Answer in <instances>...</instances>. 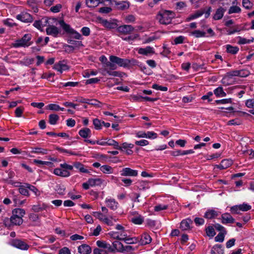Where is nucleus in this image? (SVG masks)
Returning a JSON list of instances; mask_svg holds the SVG:
<instances>
[{
  "label": "nucleus",
  "mask_w": 254,
  "mask_h": 254,
  "mask_svg": "<svg viewBox=\"0 0 254 254\" xmlns=\"http://www.w3.org/2000/svg\"><path fill=\"white\" fill-rule=\"evenodd\" d=\"M175 16V14L172 11L162 10L158 13L157 18L161 24L168 25L171 23Z\"/></svg>",
  "instance_id": "nucleus-1"
},
{
  "label": "nucleus",
  "mask_w": 254,
  "mask_h": 254,
  "mask_svg": "<svg viewBox=\"0 0 254 254\" xmlns=\"http://www.w3.org/2000/svg\"><path fill=\"white\" fill-rule=\"evenodd\" d=\"M31 39V34H25L21 39L16 40L14 43H12V46L15 48L28 47L33 44Z\"/></svg>",
  "instance_id": "nucleus-2"
},
{
  "label": "nucleus",
  "mask_w": 254,
  "mask_h": 254,
  "mask_svg": "<svg viewBox=\"0 0 254 254\" xmlns=\"http://www.w3.org/2000/svg\"><path fill=\"white\" fill-rule=\"evenodd\" d=\"M110 61L112 63H115L120 66L127 67L130 64H135L137 61L135 60H128L127 59H122L115 56H111L109 57Z\"/></svg>",
  "instance_id": "nucleus-3"
},
{
  "label": "nucleus",
  "mask_w": 254,
  "mask_h": 254,
  "mask_svg": "<svg viewBox=\"0 0 254 254\" xmlns=\"http://www.w3.org/2000/svg\"><path fill=\"white\" fill-rule=\"evenodd\" d=\"M96 245L98 248L93 250V254H109L110 253V250L105 246L108 245L106 241L98 240L96 242Z\"/></svg>",
  "instance_id": "nucleus-4"
},
{
  "label": "nucleus",
  "mask_w": 254,
  "mask_h": 254,
  "mask_svg": "<svg viewBox=\"0 0 254 254\" xmlns=\"http://www.w3.org/2000/svg\"><path fill=\"white\" fill-rule=\"evenodd\" d=\"M23 219L21 217H16L12 215L10 218H5L3 223L6 227H10L13 225L19 226L23 223Z\"/></svg>",
  "instance_id": "nucleus-5"
},
{
  "label": "nucleus",
  "mask_w": 254,
  "mask_h": 254,
  "mask_svg": "<svg viewBox=\"0 0 254 254\" xmlns=\"http://www.w3.org/2000/svg\"><path fill=\"white\" fill-rule=\"evenodd\" d=\"M106 248H108L111 253H114L116 251L120 253H123L124 245L119 241H114L112 243V245L108 243V245L105 246Z\"/></svg>",
  "instance_id": "nucleus-6"
},
{
  "label": "nucleus",
  "mask_w": 254,
  "mask_h": 254,
  "mask_svg": "<svg viewBox=\"0 0 254 254\" xmlns=\"http://www.w3.org/2000/svg\"><path fill=\"white\" fill-rule=\"evenodd\" d=\"M134 29V28L131 25H123L117 28V31L119 33V35L122 36L130 34Z\"/></svg>",
  "instance_id": "nucleus-7"
},
{
  "label": "nucleus",
  "mask_w": 254,
  "mask_h": 254,
  "mask_svg": "<svg viewBox=\"0 0 254 254\" xmlns=\"http://www.w3.org/2000/svg\"><path fill=\"white\" fill-rule=\"evenodd\" d=\"M10 245L21 250H27L29 248V246L28 244L19 239L12 240Z\"/></svg>",
  "instance_id": "nucleus-8"
},
{
  "label": "nucleus",
  "mask_w": 254,
  "mask_h": 254,
  "mask_svg": "<svg viewBox=\"0 0 254 254\" xmlns=\"http://www.w3.org/2000/svg\"><path fill=\"white\" fill-rule=\"evenodd\" d=\"M16 18L23 22L30 23L33 21V17L29 13L22 12L16 16Z\"/></svg>",
  "instance_id": "nucleus-9"
},
{
  "label": "nucleus",
  "mask_w": 254,
  "mask_h": 254,
  "mask_svg": "<svg viewBox=\"0 0 254 254\" xmlns=\"http://www.w3.org/2000/svg\"><path fill=\"white\" fill-rule=\"evenodd\" d=\"M138 242L141 246L146 245L151 242L152 238L147 233H143L140 237H138Z\"/></svg>",
  "instance_id": "nucleus-10"
},
{
  "label": "nucleus",
  "mask_w": 254,
  "mask_h": 254,
  "mask_svg": "<svg viewBox=\"0 0 254 254\" xmlns=\"http://www.w3.org/2000/svg\"><path fill=\"white\" fill-rule=\"evenodd\" d=\"M138 175V171L131 169L130 168H124L121 171V175L122 176L136 177Z\"/></svg>",
  "instance_id": "nucleus-11"
},
{
  "label": "nucleus",
  "mask_w": 254,
  "mask_h": 254,
  "mask_svg": "<svg viewBox=\"0 0 254 254\" xmlns=\"http://www.w3.org/2000/svg\"><path fill=\"white\" fill-rule=\"evenodd\" d=\"M54 69L62 73L63 71L67 70L69 69L68 66L66 64L64 61H60L54 65Z\"/></svg>",
  "instance_id": "nucleus-12"
},
{
  "label": "nucleus",
  "mask_w": 254,
  "mask_h": 254,
  "mask_svg": "<svg viewBox=\"0 0 254 254\" xmlns=\"http://www.w3.org/2000/svg\"><path fill=\"white\" fill-rule=\"evenodd\" d=\"M46 31L47 35H52L54 37H57L60 32V29L54 25H49Z\"/></svg>",
  "instance_id": "nucleus-13"
},
{
  "label": "nucleus",
  "mask_w": 254,
  "mask_h": 254,
  "mask_svg": "<svg viewBox=\"0 0 254 254\" xmlns=\"http://www.w3.org/2000/svg\"><path fill=\"white\" fill-rule=\"evenodd\" d=\"M192 221L190 218L183 220L180 224V228L183 231L189 230L191 229L190 225L192 224Z\"/></svg>",
  "instance_id": "nucleus-14"
},
{
  "label": "nucleus",
  "mask_w": 254,
  "mask_h": 254,
  "mask_svg": "<svg viewBox=\"0 0 254 254\" xmlns=\"http://www.w3.org/2000/svg\"><path fill=\"white\" fill-rule=\"evenodd\" d=\"M233 161L231 159H225L222 160L220 164L216 165V167L220 170H224L228 168L232 165Z\"/></svg>",
  "instance_id": "nucleus-15"
},
{
  "label": "nucleus",
  "mask_w": 254,
  "mask_h": 254,
  "mask_svg": "<svg viewBox=\"0 0 254 254\" xmlns=\"http://www.w3.org/2000/svg\"><path fill=\"white\" fill-rule=\"evenodd\" d=\"M101 73L103 75H109L114 76V77H122V73L119 71H114V70H110L109 68H102Z\"/></svg>",
  "instance_id": "nucleus-16"
},
{
  "label": "nucleus",
  "mask_w": 254,
  "mask_h": 254,
  "mask_svg": "<svg viewBox=\"0 0 254 254\" xmlns=\"http://www.w3.org/2000/svg\"><path fill=\"white\" fill-rule=\"evenodd\" d=\"M53 173L55 175L64 178L68 177L70 176V172L66 170H63L62 168H57L54 170Z\"/></svg>",
  "instance_id": "nucleus-17"
},
{
  "label": "nucleus",
  "mask_w": 254,
  "mask_h": 254,
  "mask_svg": "<svg viewBox=\"0 0 254 254\" xmlns=\"http://www.w3.org/2000/svg\"><path fill=\"white\" fill-rule=\"evenodd\" d=\"M138 53L145 56L152 55L155 53L154 49L153 47L147 46L145 48H140L138 50Z\"/></svg>",
  "instance_id": "nucleus-18"
},
{
  "label": "nucleus",
  "mask_w": 254,
  "mask_h": 254,
  "mask_svg": "<svg viewBox=\"0 0 254 254\" xmlns=\"http://www.w3.org/2000/svg\"><path fill=\"white\" fill-rule=\"evenodd\" d=\"M235 222V219L228 213H225L221 215V222L224 224H232Z\"/></svg>",
  "instance_id": "nucleus-19"
},
{
  "label": "nucleus",
  "mask_w": 254,
  "mask_h": 254,
  "mask_svg": "<svg viewBox=\"0 0 254 254\" xmlns=\"http://www.w3.org/2000/svg\"><path fill=\"white\" fill-rule=\"evenodd\" d=\"M91 248L87 244H82L78 247V252L80 254H90Z\"/></svg>",
  "instance_id": "nucleus-20"
},
{
  "label": "nucleus",
  "mask_w": 254,
  "mask_h": 254,
  "mask_svg": "<svg viewBox=\"0 0 254 254\" xmlns=\"http://www.w3.org/2000/svg\"><path fill=\"white\" fill-rule=\"evenodd\" d=\"M109 0H86V5L90 8H95L100 3L109 1Z\"/></svg>",
  "instance_id": "nucleus-21"
},
{
  "label": "nucleus",
  "mask_w": 254,
  "mask_h": 254,
  "mask_svg": "<svg viewBox=\"0 0 254 254\" xmlns=\"http://www.w3.org/2000/svg\"><path fill=\"white\" fill-rule=\"evenodd\" d=\"M218 1L219 3L221 4L224 7L223 8H227V7L230 5L231 3L235 4L236 3V0H211V3L213 4Z\"/></svg>",
  "instance_id": "nucleus-22"
},
{
  "label": "nucleus",
  "mask_w": 254,
  "mask_h": 254,
  "mask_svg": "<svg viewBox=\"0 0 254 254\" xmlns=\"http://www.w3.org/2000/svg\"><path fill=\"white\" fill-rule=\"evenodd\" d=\"M218 215V211L213 209H208L205 213L204 215V217L208 219H211L215 218Z\"/></svg>",
  "instance_id": "nucleus-23"
},
{
  "label": "nucleus",
  "mask_w": 254,
  "mask_h": 254,
  "mask_svg": "<svg viewBox=\"0 0 254 254\" xmlns=\"http://www.w3.org/2000/svg\"><path fill=\"white\" fill-rule=\"evenodd\" d=\"M101 23L103 25V26L109 29H115L118 27V25L116 22L108 21L106 19L102 20Z\"/></svg>",
  "instance_id": "nucleus-24"
},
{
  "label": "nucleus",
  "mask_w": 254,
  "mask_h": 254,
  "mask_svg": "<svg viewBox=\"0 0 254 254\" xmlns=\"http://www.w3.org/2000/svg\"><path fill=\"white\" fill-rule=\"evenodd\" d=\"M211 254H223L224 249L221 245L216 244L213 246L210 251Z\"/></svg>",
  "instance_id": "nucleus-25"
},
{
  "label": "nucleus",
  "mask_w": 254,
  "mask_h": 254,
  "mask_svg": "<svg viewBox=\"0 0 254 254\" xmlns=\"http://www.w3.org/2000/svg\"><path fill=\"white\" fill-rule=\"evenodd\" d=\"M118 36L120 37L123 40L128 42L129 44H132V42L134 41L137 38L139 37V35L138 34H134L133 35H130L128 36L125 37L124 36H122L121 35H118Z\"/></svg>",
  "instance_id": "nucleus-26"
},
{
  "label": "nucleus",
  "mask_w": 254,
  "mask_h": 254,
  "mask_svg": "<svg viewBox=\"0 0 254 254\" xmlns=\"http://www.w3.org/2000/svg\"><path fill=\"white\" fill-rule=\"evenodd\" d=\"M78 134L79 135L84 138H87L88 137H90L91 135V130L87 127L83 128L81 129L79 132Z\"/></svg>",
  "instance_id": "nucleus-27"
},
{
  "label": "nucleus",
  "mask_w": 254,
  "mask_h": 254,
  "mask_svg": "<svg viewBox=\"0 0 254 254\" xmlns=\"http://www.w3.org/2000/svg\"><path fill=\"white\" fill-rule=\"evenodd\" d=\"M226 10V8H223L222 7H220L219 8H218L216 10V12L213 16V19L214 20L221 19L223 17L224 13Z\"/></svg>",
  "instance_id": "nucleus-28"
},
{
  "label": "nucleus",
  "mask_w": 254,
  "mask_h": 254,
  "mask_svg": "<svg viewBox=\"0 0 254 254\" xmlns=\"http://www.w3.org/2000/svg\"><path fill=\"white\" fill-rule=\"evenodd\" d=\"M27 3L29 7L32 9L33 12L35 13L38 12V2L37 0H27Z\"/></svg>",
  "instance_id": "nucleus-29"
},
{
  "label": "nucleus",
  "mask_w": 254,
  "mask_h": 254,
  "mask_svg": "<svg viewBox=\"0 0 254 254\" xmlns=\"http://www.w3.org/2000/svg\"><path fill=\"white\" fill-rule=\"evenodd\" d=\"M107 206L111 209L115 210L118 207V203L114 199H106Z\"/></svg>",
  "instance_id": "nucleus-30"
},
{
  "label": "nucleus",
  "mask_w": 254,
  "mask_h": 254,
  "mask_svg": "<svg viewBox=\"0 0 254 254\" xmlns=\"http://www.w3.org/2000/svg\"><path fill=\"white\" fill-rule=\"evenodd\" d=\"M47 207L48 206L45 203H42V204H38L33 205L32 207V209L35 212H39L44 210H46Z\"/></svg>",
  "instance_id": "nucleus-31"
},
{
  "label": "nucleus",
  "mask_w": 254,
  "mask_h": 254,
  "mask_svg": "<svg viewBox=\"0 0 254 254\" xmlns=\"http://www.w3.org/2000/svg\"><path fill=\"white\" fill-rule=\"evenodd\" d=\"M214 94L217 97H223L226 96V93L224 91L222 86H219L214 90Z\"/></svg>",
  "instance_id": "nucleus-32"
},
{
  "label": "nucleus",
  "mask_w": 254,
  "mask_h": 254,
  "mask_svg": "<svg viewBox=\"0 0 254 254\" xmlns=\"http://www.w3.org/2000/svg\"><path fill=\"white\" fill-rule=\"evenodd\" d=\"M12 215L16 217H21V218L25 214V211L22 208H15L12 210Z\"/></svg>",
  "instance_id": "nucleus-33"
},
{
  "label": "nucleus",
  "mask_w": 254,
  "mask_h": 254,
  "mask_svg": "<svg viewBox=\"0 0 254 254\" xmlns=\"http://www.w3.org/2000/svg\"><path fill=\"white\" fill-rule=\"evenodd\" d=\"M239 70H234L232 71H230L226 73V76L222 79L223 83H224V80L227 79V78H232L233 76H239Z\"/></svg>",
  "instance_id": "nucleus-34"
},
{
  "label": "nucleus",
  "mask_w": 254,
  "mask_h": 254,
  "mask_svg": "<svg viewBox=\"0 0 254 254\" xmlns=\"http://www.w3.org/2000/svg\"><path fill=\"white\" fill-rule=\"evenodd\" d=\"M59 23L63 29L67 33L70 34L73 28L70 25L65 23L63 20H60Z\"/></svg>",
  "instance_id": "nucleus-35"
},
{
  "label": "nucleus",
  "mask_w": 254,
  "mask_h": 254,
  "mask_svg": "<svg viewBox=\"0 0 254 254\" xmlns=\"http://www.w3.org/2000/svg\"><path fill=\"white\" fill-rule=\"evenodd\" d=\"M89 184L90 185V187H94L96 186H100L102 183L103 181L99 178L96 179H89Z\"/></svg>",
  "instance_id": "nucleus-36"
},
{
  "label": "nucleus",
  "mask_w": 254,
  "mask_h": 254,
  "mask_svg": "<svg viewBox=\"0 0 254 254\" xmlns=\"http://www.w3.org/2000/svg\"><path fill=\"white\" fill-rule=\"evenodd\" d=\"M239 50L237 46H232L230 45H226V52L233 55L236 54Z\"/></svg>",
  "instance_id": "nucleus-37"
},
{
  "label": "nucleus",
  "mask_w": 254,
  "mask_h": 254,
  "mask_svg": "<svg viewBox=\"0 0 254 254\" xmlns=\"http://www.w3.org/2000/svg\"><path fill=\"white\" fill-rule=\"evenodd\" d=\"M60 118L59 116L55 114H50L49 116V123L52 125H56L59 120Z\"/></svg>",
  "instance_id": "nucleus-38"
},
{
  "label": "nucleus",
  "mask_w": 254,
  "mask_h": 254,
  "mask_svg": "<svg viewBox=\"0 0 254 254\" xmlns=\"http://www.w3.org/2000/svg\"><path fill=\"white\" fill-rule=\"evenodd\" d=\"M129 6L128 2L127 1H120L116 3V7L118 9L125 10Z\"/></svg>",
  "instance_id": "nucleus-39"
},
{
  "label": "nucleus",
  "mask_w": 254,
  "mask_h": 254,
  "mask_svg": "<svg viewBox=\"0 0 254 254\" xmlns=\"http://www.w3.org/2000/svg\"><path fill=\"white\" fill-rule=\"evenodd\" d=\"M107 138L102 139L101 140L94 141L89 139H85V141L91 144H97L101 145H106V141Z\"/></svg>",
  "instance_id": "nucleus-40"
},
{
  "label": "nucleus",
  "mask_w": 254,
  "mask_h": 254,
  "mask_svg": "<svg viewBox=\"0 0 254 254\" xmlns=\"http://www.w3.org/2000/svg\"><path fill=\"white\" fill-rule=\"evenodd\" d=\"M67 42L68 44H70V45H72L73 47H74V49L75 48L83 46L82 42L80 41H76L73 39H68L67 40Z\"/></svg>",
  "instance_id": "nucleus-41"
},
{
  "label": "nucleus",
  "mask_w": 254,
  "mask_h": 254,
  "mask_svg": "<svg viewBox=\"0 0 254 254\" xmlns=\"http://www.w3.org/2000/svg\"><path fill=\"white\" fill-rule=\"evenodd\" d=\"M106 145L109 146H113L115 149H121L120 146H119V143L114 139L107 138L106 141Z\"/></svg>",
  "instance_id": "nucleus-42"
},
{
  "label": "nucleus",
  "mask_w": 254,
  "mask_h": 254,
  "mask_svg": "<svg viewBox=\"0 0 254 254\" xmlns=\"http://www.w3.org/2000/svg\"><path fill=\"white\" fill-rule=\"evenodd\" d=\"M131 221L134 224L140 225L143 222L144 218L142 216L139 215L137 216L132 217Z\"/></svg>",
  "instance_id": "nucleus-43"
},
{
  "label": "nucleus",
  "mask_w": 254,
  "mask_h": 254,
  "mask_svg": "<svg viewBox=\"0 0 254 254\" xmlns=\"http://www.w3.org/2000/svg\"><path fill=\"white\" fill-rule=\"evenodd\" d=\"M75 168L78 169L81 173H89L88 170L86 169L84 167V165L80 162H76L73 164V166Z\"/></svg>",
  "instance_id": "nucleus-44"
},
{
  "label": "nucleus",
  "mask_w": 254,
  "mask_h": 254,
  "mask_svg": "<svg viewBox=\"0 0 254 254\" xmlns=\"http://www.w3.org/2000/svg\"><path fill=\"white\" fill-rule=\"evenodd\" d=\"M31 152L37 154H41L43 155L47 154L48 153V150L46 149L39 148V147H34L32 148Z\"/></svg>",
  "instance_id": "nucleus-45"
},
{
  "label": "nucleus",
  "mask_w": 254,
  "mask_h": 254,
  "mask_svg": "<svg viewBox=\"0 0 254 254\" xmlns=\"http://www.w3.org/2000/svg\"><path fill=\"white\" fill-rule=\"evenodd\" d=\"M100 170L104 174H112L113 169L111 166L105 165L100 167Z\"/></svg>",
  "instance_id": "nucleus-46"
},
{
  "label": "nucleus",
  "mask_w": 254,
  "mask_h": 254,
  "mask_svg": "<svg viewBox=\"0 0 254 254\" xmlns=\"http://www.w3.org/2000/svg\"><path fill=\"white\" fill-rule=\"evenodd\" d=\"M206 33L204 31H201L200 30H194L191 32V35L193 36L195 38H200L203 37H208L205 35Z\"/></svg>",
  "instance_id": "nucleus-47"
},
{
  "label": "nucleus",
  "mask_w": 254,
  "mask_h": 254,
  "mask_svg": "<svg viewBox=\"0 0 254 254\" xmlns=\"http://www.w3.org/2000/svg\"><path fill=\"white\" fill-rule=\"evenodd\" d=\"M205 231L207 236L210 238L213 237L216 235L214 229L212 226H209L207 227L205 229Z\"/></svg>",
  "instance_id": "nucleus-48"
},
{
  "label": "nucleus",
  "mask_w": 254,
  "mask_h": 254,
  "mask_svg": "<svg viewBox=\"0 0 254 254\" xmlns=\"http://www.w3.org/2000/svg\"><path fill=\"white\" fill-rule=\"evenodd\" d=\"M115 63H112L110 61L107 63L106 65H103L102 68H107L110 70H115L117 68V66Z\"/></svg>",
  "instance_id": "nucleus-49"
},
{
  "label": "nucleus",
  "mask_w": 254,
  "mask_h": 254,
  "mask_svg": "<svg viewBox=\"0 0 254 254\" xmlns=\"http://www.w3.org/2000/svg\"><path fill=\"white\" fill-rule=\"evenodd\" d=\"M138 241V237H129L128 236L127 238L125 239V242L127 244H133L139 243Z\"/></svg>",
  "instance_id": "nucleus-50"
},
{
  "label": "nucleus",
  "mask_w": 254,
  "mask_h": 254,
  "mask_svg": "<svg viewBox=\"0 0 254 254\" xmlns=\"http://www.w3.org/2000/svg\"><path fill=\"white\" fill-rule=\"evenodd\" d=\"M241 11V9L240 7L236 5H233L232 6H231L229 9L228 13L229 14L232 13H240Z\"/></svg>",
  "instance_id": "nucleus-51"
},
{
  "label": "nucleus",
  "mask_w": 254,
  "mask_h": 254,
  "mask_svg": "<svg viewBox=\"0 0 254 254\" xmlns=\"http://www.w3.org/2000/svg\"><path fill=\"white\" fill-rule=\"evenodd\" d=\"M215 228L218 231H219V233L223 234L224 235H226L227 231L226 229L220 224L217 223L214 225Z\"/></svg>",
  "instance_id": "nucleus-52"
},
{
  "label": "nucleus",
  "mask_w": 254,
  "mask_h": 254,
  "mask_svg": "<svg viewBox=\"0 0 254 254\" xmlns=\"http://www.w3.org/2000/svg\"><path fill=\"white\" fill-rule=\"evenodd\" d=\"M215 228L218 231H219V233L223 234L224 235H226L227 231L226 229L220 224L217 223L214 225Z\"/></svg>",
  "instance_id": "nucleus-53"
},
{
  "label": "nucleus",
  "mask_w": 254,
  "mask_h": 254,
  "mask_svg": "<svg viewBox=\"0 0 254 254\" xmlns=\"http://www.w3.org/2000/svg\"><path fill=\"white\" fill-rule=\"evenodd\" d=\"M215 228L218 231H219V233L223 234L224 235H226L227 231L226 229L220 224L217 223L214 225Z\"/></svg>",
  "instance_id": "nucleus-54"
},
{
  "label": "nucleus",
  "mask_w": 254,
  "mask_h": 254,
  "mask_svg": "<svg viewBox=\"0 0 254 254\" xmlns=\"http://www.w3.org/2000/svg\"><path fill=\"white\" fill-rule=\"evenodd\" d=\"M70 34L72 35V37L75 39L81 40L83 39L81 35L74 29L71 30Z\"/></svg>",
  "instance_id": "nucleus-55"
},
{
  "label": "nucleus",
  "mask_w": 254,
  "mask_h": 254,
  "mask_svg": "<svg viewBox=\"0 0 254 254\" xmlns=\"http://www.w3.org/2000/svg\"><path fill=\"white\" fill-rule=\"evenodd\" d=\"M25 188L33 192L36 195H39L38 190L35 186H32L28 183H25Z\"/></svg>",
  "instance_id": "nucleus-56"
},
{
  "label": "nucleus",
  "mask_w": 254,
  "mask_h": 254,
  "mask_svg": "<svg viewBox=\"0 0 254 254\" xmlns=\"http://www.w3.org/2000/svg\"><path fill=\"white\" fill-rule=\"evenodd\" d=\"M19 192L21 194L25 196H28L30 195L27 188H25V184L24 186H20L19 188Z\"/></svg>",
  "instance_id": "nucleus-57"
},
{
  "label": "nucleus",
  "mask_w": 254,
  "mask_h": 254,
  "mask_svg": "<svg viewBox=\"0 0 254 254\" xmlns=\"http://www.w3.org/2000/svg\"><path fill=\"white\" fill-rule=\"evenodd\" d=\"M33 162L36 164L45 165H47L50 167H52L53 165V163L51 162L44 161H41V160H37V159H34L33 160Z\"/></svg>",
  "instance_id": "nucleus-58"
},
{
  "label": "nucleus",
  "mask_w": 254,
  "mask_h": 254,
  "mask_svg": "<svg viewBox=\"0 0 254 254\" xmlns=\"http://www.w3.org/2000/svg\"><path fill=\"white\" fill-rule=\"evenodd\" d=\"M242 5L247 9H250L253 7V4L249 0H242Z\"/></svg>",
  "instance_id": "nucleus-59"
},
{
  "label": "nucleus",
  "mask_w": 254,
  "mask_h": 254,
  "mask_svg": "<svg viewBox=\"0 0 254 254\" xmlns=\"http://www.w3.org/2000/svg\"><path fill=\"white\" fill-rule=\"evenodd\" d=\"M56 149L57 150L59 151L61 153H66L69 154L70 155H77V154L74 152H72L71 151H70V150H67V149H65L60 147H57Z\"/></svg>",
  "instance_id": "nucleus-60"
},
{
  "label": "nucleus",
  "mask_w": 254,
  "mask_h": 254,
  "mask_svg": "<svg viewBox=\"0 0 254 254\" xmlns=\"http://www.w3.org/2000/svg\"><path fill=\"white\" fill-rule=\"evenodd\" d=\"M232 102V100L231 98L228 99H223L221 100H217L215 101V103L217 104H226L228 103H231Z\"/></svg>",
  "instance_id": "nucleus-61"
},
{
  "label": "nucleus",
  "mask_w": 254,
  "mask_h": 254,
  "mask_svg": "<svg viewBox=\"0 0 254 254\" xmlns=\"http://www.w3.org/2000/svg\"><path fill=\"white\" fill-rule=\"evenodd\" d=\"M93 124L96 129L99 130L101 129L102 122L98 119H95L93 121Z\"/></svg>",
  "instance_id": "nucleus-62"
},
{
  "label": "nucleus",
  "mask_w": 254,
  "mask_h": 254,
  "mask_svg": "<svg viewBox=\"0 0 254 254\" xmlns=\"http://www.w3.org/2000/svg\"><path fill=\"white\" fill-rule=\"evenodd\" d=\"M168 208V205L159 204L154 206V210H155V211H160L161 210H166Z\"/></svg>",
  "instance_id": "nucleus-63"
},
{
  "label": "nucleus",
  "mask_w": 254,
  "mask_h": 254,
  "mask_svg": "<svg viewBox=\"0 0 254 254\" xmlns=\"http://www.w3.org/2000/svg\"><path fill=\"white\" fill-rule=\"evenodd\" d=\"M245 104L249 108H254V99H250L246 100Z\"/></svg>",
  "instance_id": "nucleus-64"
}]
</instances>
